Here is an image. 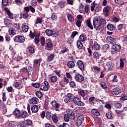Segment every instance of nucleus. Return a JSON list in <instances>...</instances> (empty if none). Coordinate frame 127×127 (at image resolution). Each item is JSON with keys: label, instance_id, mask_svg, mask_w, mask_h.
<instances>
[{"label": "nucleus", "instance_id": "f257e3e1", "mask_svg": "<svg viewBox=\"0 0 127 127\" xmlns=\"http://www.w3.org/2000/svg\"><path fill=\"white\" fill-rule=\"evenodd\" d=\"M123 92H124V88L120 85L112 88L111 90V94L115 95V96H118L119 94H121Z\"/></svg>", "mask_w": 127, "mask_h": 127}, {"label": "nucleus", "instance_id": "f03ea898", "mask_svg": "<svg viewBox=\"0 0 127 127\" xmlns=\"http://www.w3.org/2000/svg\"><path fill=\"white\" fill-rule=\"evenodd\" d=\"M122 49V46L121 45L115 44L112 46L111 49V54H116L118 52H121V50Z\"/></svg>", "mask_w": 127, "mask_h": 127}, {"label": "nucleus", "instance_id": "7ed1b4c3", "mask_svg": "<svg viewBox=\"0 0 127 127\" xmlns=\"http://www.w3.org/2000/svg\"><path fill=\"white\" fill-rule=\"evenodd\" d=\"M27 110L28 111V113L29 115H31V111L32 113L34 114H36V113L38 112V111H39V109L38 108V106L37 105H34L32 106L30 108V105L29 104L27 105ZM30 110H31V111H30Z\"/></svg>", "mask_w": 127, "mask_h": 127}, {"label": "nucleus", "instance_id": "20e7f679", "mask_svg": "<svg viewBox=\"0 0 127 127\" xmlns=\"http://www.w3.org/2000/svg\"><path fill=\"white\" fill-rule=\"evenodd\" d=\"M13 41L16 43H23L25 41V37L23 36L18 35L13 38Z\"/></svg>", "mask_w": 127, "mask_h": 127}, {"label": "nucleus", "instance_id": "39448f33", "mask_svg": "<svg viewBox=\"0 0 127 127\" xmlns=\"http://www.w3.org/2000/svg\"><path fill=\"white\" fill-rule=\"evenodd\" d=\"M92 5L91 6V11H94L95 10V12H99L102 10V8L100 7L99 4L96 3V1H94L92 3Z\"/></svg>", "mask_w": 127, "mask_h": 127}, {"label": "nucleus", "instance_id": "423d86ee", "mask_svg": "<svg viewBox=\"0 0 127 127\" xmlns=\"http://www.w3.org/2000/svg\"><path fill=\"white\" fill-rule=\"evenodd\" d=\"M72 102H74L76 106H79L80 107H84V106H85V103L81 101V99L77 96H74Z\"/></svg>", "mask_w": 127, "mask_h": 127}, {"label": "nucleus", "instance_id": "0eeeda50", "mask_svg": "<svg viewBox=\"0 0 127 127\" xmlns=\"http://www.w3.org/2000/svg\"><path fill=\"white\" fill-rule=\"evenodd\" d=\"M75 96L72 93H67L65 96V98L64 99V101L65 103H69V102H73L74 98Z\"/></svg>", "mask_w": 127, "mask_h": 127}, {"label": "nucleus", "instance_id": "6e6552de", "mask_svg": "<svg viewBox=\"0 0 127 127\" xmlns=\"http://www.w3.org/2000/svg\"><path fill=\"white\" fill-rule=\"evenodd\" d=\"M46 45L47 47V50H50V51H52L53 50V43H52V41L51 39H49L46 40Z\"/></svg>", "mask_w": 127, "mask_h": 127}, {"label": "nucleus", "instance_id": "1a4fd4ad", "mask_svg": "<svg viewBox=\"0 0 127 127\" xmlns=\"http://www.w3.org/2000/svg\"><path fill=\"white\" fill-rule=\"evenodd\" d=\"M93 26L96 30L98 28L101 27V24L98 18H95L93 19Z\"/></svg>", "mask_w": 127, "mask_h": 127}, {"label": "nucleus", "instance_id": "9d476101", "mask_svg": "<svg viewBox=\"0 0 127 127\" xmlns=\"http://www.w3.org/2000/svg\"><path fill=\"white\" fill-rule=\"evenodd\" d=\"M74 79L76 82H79V83H81V82H83V81L85 80V77L81 74H78L74 76Z\"/></svg>", "mask_w": 127, "mask_h": 127}, {"label": "nucleus", "instance_id": "9b49d317", "mask_svg": "<svg viewBox=\"0 0 127 127\" xmlns=\"http://www.w3.org/2000/svg\"><path fill=\"white\" fill-rule=\"evenodd\" d=\"M84 119L85 118L83 116H79L76 120V125L77 127H80L82 124H83V122L84 121Z\"/></svg>", "mask_w": 127, "mask_h": 127}, {"label": "nucleus", "instance_id": "f8f14e48", "mask_svg": "<svg viewBox=\"0 0 127 127\" xmlns=\"http://www.w3.org/2000/svg\"><path fill=\"white\" fill-rule=\"evenodd\" d=\"M4 10L7 13V15H8L9 18L10 19H13V14L10 12V10L8 9V8L4 7Z\"/></svg>", "mask_w": 127, "mask_h": 127}, {"label": "nucleus", "instance_id": "ddd939ff", "mask_svg": "<svg viewBox=\"0 0 127 127\" xmlns=\"http://www.w3.org/2000/svg\"><path fill=\"white\" fill-rule=\"evenodd\" d=\"M20 110L18 108H15L13 112V115L15 116L17 119H20L21 115Z\"/></svg>", "mask_w": 127, "mask_h": 127}, {"label": "nucleus", "instance_id": "4468645a", "mask_svg": "<svg viewBox=\"0 0 127 127\" xmlns=\"http://www.w3.org/2000/svg\"><path fill=\"white\" fill-rule=\"evenodd\" d=\"M77 66L80 69V70H81V71H84V69H85V65H84L83 62L81 60H78L77 61Z\"/></svg>", "mask_w": 127, "mask_h": 127}, {"label": "nucleus", "instance_id": "2eb2a0df", "mask_svg": "<svg viewBox=\"0 0 127 127\" xmlns=\"http://www.w3.org/2000/svg\"><path fill=\"white\" fill-rule=\"evenodd\" d=\"M28 117H29V115H28L27 112L24 110H22L20 116V118H22V119H26V118H28Z\"/></svg>", "mask_w": 127, "mask_h": 127}, {"label": "nucleus", "instance_id": "dca6fc26", "mask_svg": "<svg viewBox=\"0 0 127 127\" xmlns=\"http://www.w3.org/2000/svg\"><path fill=\"white\" fill-rule=\"evenodd\" d=\"M107 40L112 45H114L117 43V40L111 36H108L107 37Z\"/></svg>", "mask_w": 127, "mask_h": 127}, {"label": "nucleus", "instance_id": "f3484780", "mask_svg": "<svg viewBox=\"0 0 127 127\" xmlns=\"http://www.w3.org/2000/svg\"><path fill=\"white\" fill-rule=\"evenodd\" d=\"M39 99L37 97H33L29 100V103L32 104V105H36L38 103Z\"/></svg>", "mask_w": 127, "mask_h": 127}, {"label": "nucleus", "instance_id": "a211bd4d", "mask_svg": "<svg viewBox=\"0 0 127 127\" xmlns=\"http://www.w3.org/2000/svg\"><path fill=\"white\" fill-rule=\"evenodd\" d=\"M92 49L94 50H100L101 45L99 44L97 42H94L92 46Z\"/></svg>", "mask_w": 127, "mask_h": 127}, {"label": "nucleus", "instance_id": "6ab92c4d", "mask_svg": "<svg viewBox=\"0 0 127 127\" xmlns=\"http://www.w3.org/2000/svg\"><path fill=\"white\" fill-rule=\"evenodd\" d=\"M120 68H123L125 67V63H127V59L125 58H122L120 60Z\"/></svg>", "mask_w": 127, "mask_h": 127}, {"label": "nucleus", "instance_id": "aec40b11", "mask_svg": "<svg viewBox=\"0 0 127 127\" xmlns=\"http://www.w3.org/2000/svg\"><path fill=\"white\" fill-rule=\"evenodd\" d=\"M67 115L68 117H69V119L70 120H74L75 119V113L71 110H69L68 111Z\"/></svg>", "mask_w": 127, "mask_h": 127}, {"label": "nucleus", "instance_id": "412c9836", "mask_svg": "<svg viewBox=\"0 0 127 127\" xmlns=\"http://www.w3.org/2000/svg\"><path fill=\"white\" fill-rule=\"evenodd\" d=\"M107 28L108 30H110V31H114L116 29V26L112 24L109 23L107 25Z\"/></svg>", "mask_w": 127, "mask_h": 127}, {"label": "nucleus", "instance_id": "4be33fe9", "mask_svg": "<svg viewBox=\"0 0 127 127\" xmlns=\"http://www.w3.org/2000/svg\"><path fill=\"white\" fill-rule=\"evenodd\" d=\"M44 85H43V91L47 92L49 90V83H48V81H44Z\"/></svg>", "mask_w": 127, "mask_h": 127}, {"label": "nucleus", "instance_id": "5701e85b", "mask_svg": "<svg viewBox=\"0 0 127 127\" xmlns=\"http://www.w3.org/2000/svg\"><path fill=\"white\" fill-rule=\"evenodd\" d=\"M79 38V41L81 42H85L86 40H87V36H86L85 34H82L80 35Z\"/></svg>", "mask_w": 127, "mask_h": 127}, {"label": "nucleus", "instance_id": "b1692460", "mask_svg": "<svg viewBox=\"0 0 127 127\" xmlns=\"http://www.w3.org/2000/svg\"><path fill=\"white\" fill-rule=\"evenodd\" d=\"M53 60H54V54H51L47 57L46 61L49 63L51 61H53Z\"/></svg>", "mask_w": 127, "mask_h": 127}, {"label": "nucleus", "instance_id": "393cba45", "mask_svg": "<svg viewBox=\"0 0 127 127\" xmlns=\"http://www.w3.org/2000/svg\"><path fill=\"white\" fill-rule=\"evenodd\" d=\"M83 43L80 40H78L76 42V47L78 49L82 50L83 49Z\"/></svg>", "mask_w": 127, "mask_h": 127}, {"label": "nucleus", "instance_id": "a878e982", "mask_svg": "<svg viewBox=\"0 0 127 127\" xmlns=\"http://www.w3.org/2000/svg\"><path fill=\"white\" fill-rule=\"evenodd\" d=\"M86 23L87 26L89 28H90V29H91V30H93L94 29V27H93V24H92V23H91V19L87 20Z\"/></svg>", "mask_w": 127, "mask_h": 127}, {"label": "nucleus", "instance_id": "bb28decb", "mask_svg": "<svg viewBox=\"0 0 127 127\" xmlns=\"http://www.w3.org/2000/svg\"><path fill=\"white\" fill-rule=\"evenodd\" d=\"M91 113L93 116H101V113L99 111H98V110L96 109H93L91 110Z\"/></svg>", "mask_w": 127, "mask_h": 127}, {"label": "nucleus", "instance_id": "cd10ccee", "mask_svg": "<svg viewBox=\"0 0 127 127\" xmlns=\"http://www.w3.org/2000/svg\"><path fill=\"white\" fill-rule=\"evenodd\" d=\"M8 31L9 35H15V34H16V30L14 28H10L8 29Z\"/></svg>", "mask_w": 127, "mask_h": 127}, {"label": "nucleus", "instance_id": "c85d7f7f", "mask_svg": "<svg viewBox=\"0 0 127 127\" xmlns=\"http://www.w3.org/2000/svg\"><path fill=\"white\" fill-rule=\"evenodd\" d=\"M99 85H100V87L102 88L104 90H108V85H107V83L104 81H101Z\"/></svg>", "mask_w": 127, "mask_h": 127}, {"label": "nucleus", "instance_id": "c756f323", "mask_svg": "<svg viewBox=\"0 0 127 127\" xmlns=\"http://www.w3.org/2000/svg\"><path fill=\"white\" fill-rule=\"evenodd\" d=\"M17 127H26V124L24 121H20L17 123Z\"/></svg>", "mask_w": 127, "mask_h": 127}, {"label": "nucleus", "instance_id": "7c9ffc66", "mask_svg": "<svg viewBox=\"0 0 127 127\" xmlns=\"http://www.w3.org/2000/svg\"><path fill=\"white\" fill-rule=\"evenodd\" d=\"M112 9V7L111 6L107 5L106 7H104L103 10L106 13H109L110 11H111V10Z\"/></svg>", "mask_w": 127, "mask_h": 127}, {"label": "nucleus", "instance_id": "2f4dec72", "mask_svg": "<svg viewBox=\"0 0 127 127\" xmlns=\"http://www.w3.org/2000/svg\"><path fill=\"white\" fill-rule=\"evenodd\" d=\"M52 119L53 123H54L55 124H57V123H58V117H57V114L53 115Z\"/></svg>", "mask_w": 127, "mask_h": 127}, {"label": "nucleus", "instance_id": "473e14b6", "mask_svg": "<svg viewBox=\"0 0 127 127\" xmlns=\"http://www.w3.org/2000/svg\"><path fill=\"white\" fill-rule=\"evenodd\" d=\"M67 67H68V68H74L75 67V63L74 62V61H69L67 63Z\"/></svg>", "mask_w": 127, "mask_h": 127}, {"label": "nucleus", "instance_id": "72a5a7b5", "mask_svg": "<svg viewBox=\"0 0 127 127\" xmlns=\"http://www.w3.org/2000/svg\"><path fill=\"white\" fill-rule=\"evenodd\" d=\"M52 105L53 107L56 109H59V107H60V104L58 103L57 102L55 101H53L52 102Z\"/></svg>", "mask_w": 127, "mask_h": 127}, {"label": "nucleus", "instance_id": "f704fd0d", "mask_svg": "<svg viewBox=\"0 0 127 127\" xmlns=\"http://www.w3.org/2000/svg\"><path fill=\"white\" fill-rule=\"evenodd\" d=\"M45 33L48 36H52L53 35V30L47 29L45 30Z\"/></svg>", "mask_w": 127, "mask_h": 127}, {"label": "nucleus", "instance_id": "c9c22d12", "mask_svg": "<svg viewBox=\"0 0 127 127\" xmlns=\"http://www.w3.org/2000/svg\"><path fill=\"white\" fill-rule=\"evenodd\" d=\"M39 61H40V60L39 59H35L33 61V67L36 68V67L38 66V64H39Z\"/></svg>", "mask_w": 127, "mask_h": 127}, {"label": "nucleus", "instance_id": "e433bc0d", "mask_svg": "<svg viewBox=\"0 0 127 127\" xmlns=\"http://www.w3.org/2000/svg\"><path fill=\"white\" fill-rule=\"evenodd\" d=\"M57 76H52L50 78L51 83H53L54 84V83H56V82H57Z\"/></svg>", "mask_w": 127, "mask_h": 127}, {"label": "nucleus", "instance_id": "4c0bfd02", "mask_svg": "<svg viewBox=\"0 0 127 127\" xmlns=\"http://www.w3.org/2000/svg\"><path fill=\"white\" fill-rule=\"evenodd\" d=\"M58 5L59 6V7H60V8H62V9L64 8V7H65V2L63 1L59 2Z\"/></svg>", "mask_w": 127, "mask_h": 127}, {"label": "nucleus", "instance_id": "58836bf2", "mask_svg": "<svg viewBox=\"0 0 127 127\" xmlns=\"http://www.w3.org/2000/svg\"><path fill=\"white\" fill-rule=\"evenodd\" d=\"M114 66L115 64H113V63H109V64L108 65L109 71H113V70L114 69Z\"/></svg>", "mask_w": 127, "mask_h": 127}, {"label": "nucleus", "instance_id": "ea45409f", "mask_svg": "<svg viewBox=\"0 0 127 127\" xmlns=\"http://www.w3.org/2000/svg\"><path fill=\"white\" fill-rule=\"evenodd\" d=\"M106 117L108 119V120H112L113 119V117L112 115V112H108L106 113Z\"/></svg>", "mask_w": 127, "mask_h": 127}, {"label": "nucleus", "instance_id": "a19ab883", "mask_svg": "<svg viewBox=\"0 0 127 127\" xmlns=\"http://www.w3.org/2000/svg\"><path fill=\"white\" fill-rule=\"evenodd\" d=\"M67 19L70 22H73L74 21V17L71 14H68L67 15Z\"/></svg>", "mask_w": 127, "mask_h": 127}, {"label": "nucleus", "instance_id": "79ce46f5", "mask_svg": "<svg viewBox=\"0 0 127 127\" xmlns=\"http://www.w3.org/2000/svg\"><path fill=\"white\" fill-rule=\"evenodd\" d=\"M46 118L47 120H51L52 119V114L49 112H47L46 114Z\"/></svg>", "mask_w": 127, "mask_h": 127}, {"label": "nucleus", "instance_id": "37998d69", "mask_svg": "<svg viewBox=\"0 0 127 127\" xmlns=\"http://www.w3.org/2000/svg\"><path fill=\"white\" fill-rule=\"evenodd\" d=\"M36 96L38 97L39 99H41L42 97H43V94H42V92H41L40 91H37L36 93Z\"/></svg>", "mask_w": 127, "mask_h": 127}, {"label": "nucleus", "instance_id": "c03bdc74", "mask_svg": "<svg viewBox=\"0 0 127 127\" xmlns=\"http://www.w3.org/2000/svg\"><path fill=\"white\" fill-rule=\"evenodd\" d=\"M45 38H44V37H42L40 39V43L41 46H45Z\"/></svg>", "mask_w": 127, "mask_h": 127}, {"label": "nucleus", "instance_id": "a18cd8bd", "mask_svg": "<svg viewBox=\"0 0 127 127\" xmlns=\"http://www.w3.org/2000/svg\"><path fill=\"white\" fill-rule=\"evenodd\" d=\"M69 49L68 48L64 47V48L63 50H62L61 51V53L62 54H64V53H69Z\"/></svg>", "mask_w": 127, "mask_h": 127}, {"label": "nucleus", "instance_id": "49530a36", "mask_svg": "<svg viewBox=\"0 0 127 127\" xmlns=\"http://www.w3.org/2000/svg\"><path fill=\"white\" fill-rule=\"evenodd\" d=\"M28 50H29V52L30 53H35V49H34V48L33 47L29 46L28 47Z\"/></svg>", "mask_w": 127, "mask_h": 127}, {"label": "nucleus", "instance_id": "de8ad7c7", "mask_svg": "<svg viewBox=\"0 0 127 127\" xmlns=\"http://www.w3.org/2000/svg\"><path fill=\"white\" fill-rule=\"evenodd\" d=\"M4 23L6 25V26L10 24V20L7 18H4Z\"/></svg>", "mask_w": 127, "mask_h": 127}, {"label": "nucleus", "instance_id": "09e8293b", "mask_svg": "<svg viewBox=\"0 0 127 127\" xmlns=\"http://www.w3.org/2000/svg\"><path fill=\"white\" fill-rule=\"evenodd\" d=\"M1 3V5H3V6H7V4H8V0H2Z\"/></svg>", "mask_w": 127, "mask_h": 127}, {"label": "nucleus", "instance_id": "8fccbe9b", "mask_svg": "<svg viewBox=\"0 0 127 127\" xmlns=\"http://www.w3.org/2000/svg\"><path fill=\"white\" fill-rule=\"evenodd\" d=\"M64 122H66L67 123H68V122H69V119L70 117H69V115H68V114H65L64 116Z\"/></svg>", "mask_w": 127, "mask_h": 127}, {"label": "nucleus", "instance_id": "3c124183", "mask_svg": "<svg viewBox=\"0 0 127 127\" xmlns=\"http://www.w3.org/2000/svg\"><path fill=\"white\" fill-rule=\"evenodd\" d=\"M93 57L94 58H96V59H100V56H99V53H98V52H95L93 53Z\"/></svg>", "mask_w": 127, "mask_h": 127}, {"label": "nucleus", "instance_id": "603ef678", "mask_svg": "<svg viewBox=\"0 0 127 127\" xmlns=\"http://www.w3.org/2000/svg\"><path fill=\"white\" fill-rule=\"evenodd\" d=\"M114 1L117 4H124L125 3L124 0H114Z\"/></svg>", "mask_w": 127, "mask_h": 127}, {"label": "nucleus", "instance_id": "864d4df0", "mask_svg": "<svg viewBox=\"0 0 127 127\" xmlns=\"http://www.w3.org/2000/svg\"><path fill=\"white\" fill-rule=\"evenodd\" d=\"M76 35H78V32L73 31L71 33V35L70 36V37H71V38H72V39H74V38H75V36H76Z\"/></svg>", "mask_w": 127, "mask_h": 127}, {"label": "nucleus", "instance_id": "5fc2aeb1", "mask_svg": "<svg viewBox=\"0 0 127 127\" xmlns=\"http://www.w3.org/2000/svg\"><path fill=\"white\" fill-rule=\"evenodd\" d=\"M82 109L81 107L76 108V109H74V111L76 114H80V113H82Z\"/></svg>", "mask_w": 127, "mask_h": 127}, {"label": "nucleus", "instance_id": "6e6d98bb", "mask_svg": "<svg viewBox=\"0 0 127 127\" xmlns=\"http://www.w3.org/2000/svg\"><path fill=\"white\" fill-rule=\"evenodd\" d=\"M78 94H79L80 96L82 98L85 97V91L84 90H79L78 91Z\"/></svg>", "mask_w": 127, "mask_h": 127}, {"label": "nucleus", "instance_id": "4d7b16f0", "mask_svg": "<svg viewBox=\"0 0 127 127\" xmlns=\"http://www.w3.org/2000/svg\"><path fill=\"white\" fill-rule=\"evenodd\" d=\"M82 24V22L81 20H77L75 23V25L77 26V27H81V25Z\"/></svg>", "mask_w": 127, "mask_h": 127}, {"label": "nucleus", "instance_id": "13d9d810", "mask_svg": "<svg viewBox=\"0 0 127 127\" xmlns=\"http://www.w3.org/2000/svg\"><path fill=\"white\" fill-rule=\"evenodd\" d=\"M51 18L52 20H54V21H56V20H57V16L55 15V13H53L52 14Z\"/></svg>", "mask_w": 127, "mask_h": 127}, {"label": "nucleus", "instance_id": "bf43d9fd", "mask_svg": "<svg viewBox=\"0 0 127 127\" xmlns=\"http://www.w3.org/2000/svg\"><path fill=\"white\" fill-rule=\"evenodd\" d=\"M21 71L23 72V73H27L28 74H29V72L28 71V69H27V67H22L21 69Z\"/></svg>", "mask_w": 127, "mask_h": 127}, {"label": "nucleus", "instance_id": "052dcab7", "mask_svg": "<svg viewBox=\"0 0 127 127\" xmlns=\"http://www.w3.org/2000/svg\"><path fill=\"white\" fill-rule=\"evenodd\" d=\"M42 19L40 18H38L36 19V21L35 22V24H41L42 23Z\"/></svg>", "mask_w": 127, "mask_h": 127}, {"label": "nucleus", "instance_id": "680f3d73", "mask_svg": "<svg viewBox=\"0 0 127 127\" xmlns=\"http://www.w3.org/2000/svg\"><path fill=\"white\" fill-rule=\"evenodd\" d=\"M115 113L116 114V115L119 117V116H122L123 112H124V111H120V110H115Z\"/></svg>", "mask_w": 127, "mask_h": 127}, {"label": "nucleus", "instance_id": "e2e57ef3", "mask_svg": "<svg viewBox=\"0 0 127 127\" xmlns=\"http://www.w3.org/2000/svg\"><path fill=\"white\" fill-rule=\"evenodd\" d=\"M69 85L71 88H75L76 87V83L74 81H71L69 82Z\"/></svg>", "mask_w": 127, "mask_h": 127}, {"label": "nucleus", "instance_id": "0e129e2a", "mask_svg": "<svg viewBox=\"0 0 127 127\" xmlns=\"http://www.w3.org/2000/svg\"><path fill=\"white\" fill-rule=\"evenodd\" d=\"M13 26L14 28H16V29H20V26L19 25V24L14 23L13 24Z\"/></svg>", "mask_w": 127, "mask_h": 127}, {"label": "nucleus", "instance_id": "69168bd1", "mask_svg": "<svg viewBox=\"0 0 127 127\" xmlns=\"http://www.w3.org/2000/svg\"><path fill=\"white\" fill-rule=\"evenodd\" d=\"M58 127H70V125L67 123H63L60 125Z\"/></svg>", "mask_w": 127, "mask_h": 127}, {"label": "nucleus", "instance_id": "338daca9", "mask_svg": "<svg viewBox=\"0 0 127 127\" xmlns=\"http://www.w3.org/2000/svg\"><path fill=\"white\" fill-rule=\"evenodd\" d=\"M32 86H33V87H34L35 88H36L37 89H38V88L40 87V83H32Z\"/></svg>", "mask_w": 127, "mask_h": 127}, {"label": "nucleus", "instance_id": "774afa93", "mask_svg": "<svg viewBox=\"0 0 127 127\" xmlns=\"http://www.w3.org/2000/svg\"><path fill=\"white\" fill-rule=\"evenodd\" d=\"M122 101H126L127 100V93L124 94L122 97H121Z\"/></svg>", "mask_w": 127, "mask_h": 127}]
</instances>
